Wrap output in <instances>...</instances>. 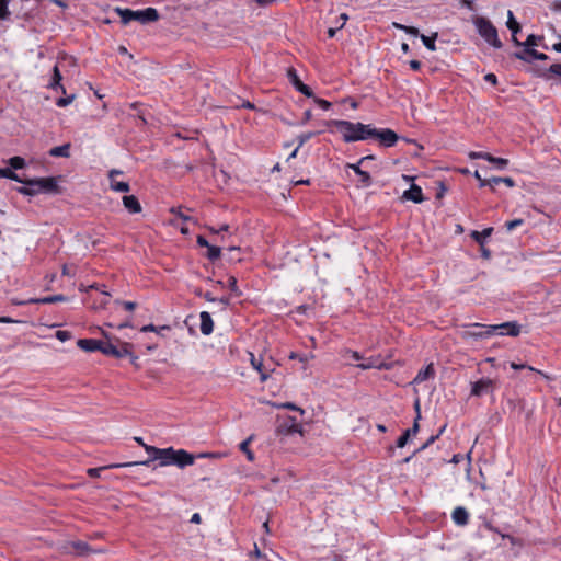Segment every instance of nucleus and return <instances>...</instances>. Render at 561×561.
<instances>
[{"label": "nucleus", "mask_w": 561, "mask_h": 561, "mask_svg": "<svg viewBox=\"0 0 561 561\" xmlns=\"http://www.w3.org/2000/svg\"><path fill=\"white\" fill-rule=\"evenodd\" d=\"M324 125L327 127H336L342 133L345 142H355L373 138L374 127L370 124L366 125L359 122L353 123L344 119H331L325 121Z\"/></svg>", "instance_id": "1"}, {"label": "nucleus", "mask_w": 561, "mask_h": 561, "mask_svg": "<svg viewBox=\"0 0 561 561\" xmlns=\"http://www.w3.org/2000/svg\"><path fill=\"white\" fill-rule=\"evenodd\" d=\"M23 186L16 187V192L24 196H34L37 194H57L59 193V185L57 179L54 176L23 179L21 182Z\"/></svg>", "instance_id": "2"}, {"label": "nucleus", "mask_w": 561, "mask_h": 561, "mask_svg": "<svg viewBox=\"0 0 561 561\" xmlns=\"http://www.w3.org/2000/svg\"><path fill=\"white\" fill-rule=\"evenodd\" d=\"M116 12L118 13L122 22L124 24H127L131 21H138L142 24H146V23H150V22H156L159 20V12L157 9L154 8H146L144 10H137V11H134L131 9H121V8H116Z\"/></svg>", "instance_id": "3"}, {"label": "nucleus", "mask_w": 561, "mask_h": 561, "mask_svg": "<svg viewBox=\"0 0 561 561\" xmlns=\"http://www.w3.org/2000/svg\"><path fill=\"white\" fill-rule=\"evenodd\" d=\"M479 35L492 47L501 48L503 46L499 38L497 30L490 20L483 16H477L473 21Z\"/></svg>", "instance_id": "4"}, {"label": "nucleus", "mask_w": 561, "mask_h": 561, "mask_svg": "<svg viewBox=\"0 0 561 561\" xmlns=\"http://www.w3.org/2000/svg\"><path fill=\"white\" fill-rule=\"evenodd\" d=\"M497 387L499 382L496 379L483 377L474 382H471L470 396L481 398L484 394H493Z\"/></svg>", "instance_id": "5"}, {"label": "nucleus", "mask_w": 561, "mask_h": 561, "mask_svg": "<svg viewBox=\"0 0 561 561\" xmlns=\"http://www.w3.org/2000/svg\"><path fill=\"white\" fill-rule=\"evenodd\" d=\"M468 330L463 331L461 336L463 340H484L493 335L491 331V325L482 324V323H470L466 325Z\"/></svg>", "instance_id": "6"}, {"label": "nucleus", "mask_w": 561, "mask_h": 561, "mask_svg": "<svg viewBox=\"0 0 561 561\" xmlns=\"http://www.w3.org/2000/svg\"><path fill=\"white\" fill-rule=\"evenodd\" d=\"M373 138H377L381 146L386 148L393 147L399 140L398 134L390 128H373Z\"/></svg>", "instance_id": "7"}, {"label": "nucleus", "mask_w": 561, "mask_h": 561, "mask_svg": "<svg viewBox=\"0 0 561 561\" xmlns=\"http://www.w3.org/2000/svg\"><path fill=\"white\" fill-rule=\"evenodd\" d=\"M520 324L517 321H508L500 324H492L491 331L497 335L518 336L520 334Z\"/></svg>", "instance_id": "8"}, {"label": "nucleus", "mask_w": 561, "mask_h": 561, "mask_svg": "<svg viewBox=\"0 0 561 561\" xmlns=\"http://www.w3.org/2000/svg\"><path fill=\"white\" fill-rule=\"evenodd\" d=\"M392 363H388L386 360L382 359L381 355H376V356H370L368 358H364L363 362L358 363L356 365L357 368L362 369V370H367V369H371V368H376V369H379V370H389L392 368Z\"/></svg>", "instance_id": "9"}, {"label": "nucleus", "mask_w": 561, "mask_h": 561, "mask_svg": "<svg viewBox=\"0 0 561 561\" xmlns=\"http://www.w3.org/2000/svg\"><path fill=\"white\" fill-rule=\"evenodd\" d=\"M287 77H288V79H289L290 83L294 85V88H295L297 91H299L301 94H304V95H305V96H307V98H311V96H313V91H312V89H311L309 85L305 84V83L300 80V78H299V76H298V73H297L296 69H294V68H289V69L287 70Z\"/></svg>", "instance_id": "10"}, {"label": "nucleus", "mask_w": 561, "mask_h": 561, "mask_svg": "<svg viewBox=\"0 0 561 561\" xmlns=\"http://www.w3.org/2000/svg\"><path fill=\"white\" fill-rule=\"evenodd\" d=\"M145 450L149 454V458L144 461H134V462H126V463H115L111 465L110 468H124V467H131V466H149L152 461H156L158 454L156 451L161 450V448L145 445Z\"/></svg>", "instance_id": "11"}, {"label": "nucleus", "mask_w": 561, "mask_h": 561, "mask_svg": "<svg viewBox=\"0 0 561 561\" xmlns=\"http://www.w3.org/2000/svg\"><path fill=\"white\" fill-rule=\"evenodd\" d=\"M173 465L183 469L194 465L195 456L185 449H174Z\"/></svg>", "instance_id": "12"}, {"label": "nucleus", "mask_w": 561, "mask_h": 561, "mask_svg": "<svg viewBox=\"0 0 561 561\" xmlns=\"http://www.w3.org/2000/svg\"><path fill=\"white\" fill-rule=\"evenodd\" d=\"M123 172L121 170L112 169L108 172V179H110V187L111 190L115 192H122L127 193L130 191L129 183L127 182H119L114 179L115 175L122 174Z\"/></svg>", "instance_id": "13"}, {"label": "nucleus", "mask_w": 561, "mask_h": 561, "mask_svg": "<svg viewBox=\"0 0 561 561\" xmlns=\"http://www.w3.org/2000/svg\"><path fill=\"white\" fill-rule=\"evenodd\" d=\"M362 164L347 163L346 168L352 169L359 176L358 187H368L371 185V176L367 171L360 169Z\"/></svg>", "instance_id": "14"}, {"label": "nucleus", "mask_w": 561, "mask_h": 561, "mask_svg": "<svg viewBox=\"0 0 561 561\" xmlns=\"http://www.w3.org/2000/svg\"><path fill=\"white\" fill-rule=\"evenodd\" d=\"M402 198L411 201L415 204H420L425 199L422 188L416 184H412L409 190L404 191Z\"/></svg>", "instance_id": "15"}, {"label": "nucleus", "mask_w": 561, "mask_h": 561, "mask_svg": "<svg viewBox=\"0 0 561 561\" xmlns=\"http://www.w3.org/2000/svg\"><path fill=\"white\" fill-rule=\"evenodd\" d=\"M102 340L96 339H79L77 346L85 352H101Z\"/></svg>", "instance_id": "16"}, {"label": "nucleus", "mask_w": 561, "mask_h": 561, "mask_svg": "<svg viewBox=\"0 0 561 561\" xmlns=\"http://www.w3.org/2000/svg\"><path fill=\"white\" fill-rule=\"evenodd\" d=\"M158 456L157 460H159L160 467L171 466L173 465V457H174V448L168 447V448H161V450L156 451Z\"/></svg>", "instance_id": "17"}, {"label": "nucleus", "mask_w": 561, "mask_h": 561, "mask_svg": "<svg viewBox=\"0 0 561 561\" xmlns=\"http://www.w3.org/2000/svg\"><path fill=\"white\" fill-rule=\"evenodd\" d=\"M69 298L62 294L46 296L42 298H32L26 304H42V305H49V304H56V302H66Z\"/></svg>", "instance_id": "18"}, {"label": "nucleus", "mask_w": 561, "mask_h": 561, "mask_svg": "<svg viewBox=\"0 0 561 561\" xmlns=\"http://www.w3.org/2000/svg\"><path fill=\"white\" fill-rule=\"evenodd\" d=\"M123 205L130 214H139L142 210L140 202L135 195L123 196Z\"/></svg>", "instance_id": "19"}, {"label": "nucleus", "mask_w": 561, "mask_h": 561, "mask_svg": "<svg viewBox=\"0 0 561 561\" xmlns=\"http://www.w3.org/2000/svg\"><path fill=\"white\" fill-rule=\"evenodd\" d=\"M454 523L458 526H466L469 523V513L462 506H457L451 514Z\"/></svg>", "instance_id": "20"}, {"label": "nucleus", "mask_w": 561, "mask_h": 561, "mask_svg": "<svg viewBox=\"0 0 561 561\" xmlns=\"http://www.w3.org/2000/svg\"><path fill=\"white\" fill-rule=\"evenodd\" d=\"M201 318V332L204 335H209L214 331V321L210 314L207 311H202L199 314Z\"/></svg>", "instance_id": "21"}, {"label": "nucleus", "mask_w": 561, "mask_h": 561, "mask_svg": "<svg viewBox=\"0 0 561 561\" xmlns=\"http://www.w3.org/2000/svg\"><path fill=\"white\" fill-rule=\"evenodd\" d=\"M61 80H62V77H61V73H60V70L58 68L57 65L54 66L53 68V76H51V80L50 82L48 83V88L49 89H53L55 91H61L62 93L66 92L65 90V87L61 84Z\"/></svg>", "instance_id": "22"}, {"label": "nucleus", "mask_w": 561, "mask_h": 561, "mask_svg": "<svg viewBox=\"0 0 561 561\" xmlns=\"http://www.w3.org/2000/svg\"><path fill=\"white\" fill-rule=\"evenodd\" d=\"M435 377V368L434 364L430 363L425 368L419 370L416 376L413 379V383H421L425 380H428L431 378Z\"/></svg>", "instance_id": "23"}, {"label": "nucleus", "mask_w": 561, "mask_h": 561, "mask_svg": "<svg viewBox=\"0 0 561 561\" xmlns=\"http://www.w3.org/2000/svg\"><path fill=\"white\" fill-rule=\"evenodd\" d=\"M493 232L492 227L484 228L482 231L472 230L470 233V237L480 245V248H483V245L486 242V238H489Z\"/></svg>", "instance_id": "24"}, {"label": "nucleus", "mask_w": 561, "mask_h": 561, "mask_svg": "<svg viewBox=\"0 0 561 561\" xmlns=\"http://www.w3.org/2000/svg\"><path fill=\"white\" fill-rule=\"evenodd\" d=\"M535 51H536V49H534V48L525 47L524 50L515 51V53H513L512 56L516 59H519V60L530 64L535 60V58H534Z\"/></svg>", "instance_id": "25"}, {"label": "nucleus", "mask_w": 561, "mask_h": 561, "mask_svg": "<svg viewBox=\"0 0 561 561\" xmlns=\"http://www.w3.org/2000/svg\"><path fill=\"white\" fill-rule=\"evenodd\" d=\"M283 426L285 427L286 432L287 433H301L302 432V426L300 423H298V421L296 420V417H293V416H288Z\"/></svg>", "instance_id": "26"}, {"label": "nucleus", "mask_w": 561, "mask_h": 561, "mask_svg": "<svg viewBox=\"0 0 561 561\" xmlns=\"http://www.w3.org/2000/svg\"><path fill=\"white\" fill-rule=\"evenodd\" d=\"M251 364L253 368L260 373L261 381H265L270 377V373L268 370L264 369L262 360L255 358L253 354H251Z\"/></svg>", "instance_id": "27"}, {"label": "nucleus", "mask_w": 561, "mask_h": 561, "mask_svg": "<svg viewBox=\"0 0 561 561\" xmlns=\"http://www.w3.org/2000/svg\"><path fill=\"white\" fill-rule=\"evenodd\" d=\"M49 156L68 158L70 156V144H65V145L51 148L49 150Z\"/></svg>", "instance_id": "28"}, {"label": "nucleus", "mask_w": 561, "mask_h": 561, "mask_svg": "<svg viewBox=\"0 0 561 561\" xmlns=\"http://www.w3.org/2000/svg\"><path fill=\"white\" fill-rule=\"evenodd\" d=\"M101 353L115 358L118 354V346L114 345L110 341H102Z\"/></svg>", "instance_id": "29"}, {"label": "nucleus", "mask_w": 561, "mask_h": 561, "mask_svg": "<svg viewBox=\"0 0 561 561\" xmlns=\"http://www.w3.org/2000/svg\"><path fill=\"white\" fill-rule=\"evenodd\" d=\"M205 256L210 261V262H215L217 261L218 259H220L221 256V247H218L216 244H209L207 247V252L205 254Z\"/></svg>", "instance_id": "30"}, {"label": "nucleus", "mask_w": 561, "mask_h": 561, "mask_svg": "<svg viewBox=\"0 0 561 561\" xmlns=\"http://www.w3.org/2000/svg\"><path fill=\"white\" fill-rule=\"evenodd\" d=\"M437 36H438V34L435 32L431 36H426L424 34H421L420 38H421L422 43L424 44V46L428 50L435 51L436 50L435 42H436Z\"/></svg>", "instance_id": "31"}, {"label": "nucleus", "mask_w": 561, "mask_h": 561, "mask_svg": "<svg viewBox=\"0 0 561 561\" xmlns=\"http://www.w3.org/2000/svg\"><path fill=\"white\" fill-rule=\"evenodd\" d=\"M71 546L76 550L78 556H87L91 551V547L85 541H73Z\"/></svg>", "instance_id": "32"}, {"label": "nucleus", "mask_w": 561, "mask_h": 561, "mask_svg": "<svg viewBox=\"0 0 561 561\" xmlns=\"http://www.w3.org/2000/svg\"><path fill=\"white\" fill-rule=\"evenodd\" d=\"M506 26L512 34H517L522 30L520 24L515 20L512 11L507 13Z\"/></svg>", "instance_id": "33"}, {"label": "nucleus", "mask_w": 561, "mask_h": 561, "mask_svg": "<svg viewBox=\"0 0 561 561\" xmlns=\"http://www.w3.org/2000/svg\"><path fill=\"white\" fill-rule=\"evenodd\" d=\"M9 169L15 171L25 168V159L20 156H14L8 160Z\"/></svg>", "instance_id": "34"}, {"label": "nucleus", "mask_w": 561, "mask_h": 561, "mask_svg": "<svg viewBox=\"0 0 561 561\" xmlns=\"http://www.w3.org/2000/svg\"><path fill=\"white\" fill-rule=\"evenodd\" d=\"M552 76L561 78V62L552 64L545 73H542V78L546 80L551 79Z\"/></svg>", "instance_id": "35"}, {"label": "nucleus", "mask_w": 561, "mask_h": 561, "mask_svg": "<svg viewBox=\"0 0 561 561\" xmlns=\"http://www.w3.org/2000/svg\"><path fill=\"white\" fill-rule=\"evenodd\" d=\"M170 330H171L170 325L156 327L152 323L146 324V325L141 327V329H140L141 332H156L159 335H162L163 331H170Z\"/></svg>", "instance_id": "36"}, {"label": "nucleus", "mask_w": 561, "mask_h": 561, "mask_svg": "<svg viewBox=\"0 0 561 561\" xmlns=\"http://www.w3.org/2000/svg\"><path fill=\"white\" fill-rule=\"evenodd\" d=\"M446 428V425H444L436 435H432L420 448H417L416 450H414L413 455H416L421 451H423L424 449H426L427 447H430L442 434L443 432L445 431Z\"/></svg>", "instance_id": "37"}, {"label": "nucleus", "mask_w": 561, "mask_h": 561, "mask_svg": "<svg viewBox=\"0 0 561 561\" xmlns=\"http://www.w3.org/2000/svg\"><path fill=\"white\" fill-rule=\"evenodd\" d=\"M253 436H250L248 437L245 440H243L241 444H240V450L243 451L247 456V459L249 461H253L254 460V454L253 451L249 448V444L250 442L252 440Z\"/></svg>", "instance_id": "38"}, {"label": "nucleus", "mask_w": 561, "mask_h": 561, "mask_svg": "<svg viewBox=\"0 0 561 561\" xmlns=\"http://www.w3.org/2000/svg\"><path fill=\"white\" fill-rule=\"evenodd\" d=\"M321 131H307V133H302V134L298 135L297 136L298 148H301L307 141H309L311 138L319 135Z\"/></svg>", "instance_id": "39"}, {"label": "nucleus", "mask_w": 561, "mask_h": 561, "mask_svg": "<svg viewBox=\"0 0 561 561\" xmlns=\"http://www.w3.org/2000/svg\"><path fill=\"white\" fill-rule=\"evenodd\" d=\"M0 178L9 179L15 182H21V176L9 168L0 169Z\"/></svg>", "instance_id": "40"}, {"label": "nucleus", "mask_w": 561, "mask_h": 561, "mask_svg": "<svg viewBox=\"0 0 561 561\" xmlns=\"http://www.w3.org/2000/svg\"><path fill=\"white\" fill-rule=\"evenodd\" d=\"M342 357H344V358L350 357L351 359L356 360V362H363V359H364L363 355L359 352L351 350V348L343 350Z\"/></svg>", "instance_id": "41"}, {"label": "nucleus", "mask_w": 561, "mask_h": 561, "mask_svg": "<svg viewBox=\"0 0 561 561\" xmlns=\"http://www.w3.org/2000/svg\"><path fill=\"white\" fill-rule=\"evenodd\" d=\"M133 345L130 343L124 342L121 347H118V354L115 358H123L126 356H133L131 352Z\"/></svg>", "instance_id": "42"}, {"label": "nucleus", "mask_w": 561, "mask_h": 561, "mask_svg": "<svg viewBox=\"0 0 561 561\" xmlns=\"http://www.w3.org/2000/svg\"><path fill=\"white\" fill-rule=\"evenodd\" d=\"M9 3L10 0H0V20L2 21L10 19Z\"/></svg>", "instance_id": "43"}, {"label": "nucleus", "mask_w": 561, "mask_h": 561, "mask_svg": "<svg viewBox=\"0 0 561 561\" xmlns=\"http://www.w3.org/2000/svg\"><path fill=\"white\" fill-rule=\"evenodd\" d=\"M488 162L494 163L500 170H503L507 167L508 160L505 158H497L493 157L491 153H489Z\"/></svg>", "instance_id": "44"}, {"label": "nucleus", "mask_w": 561, "mask_h": 561, "mask_svg": "<svg viewBox=\"0 0 561 561\" xmlns=\"http://www.w3.org/2000/svg\"><path fill=\"white\" fill-rule=\"evenodd\" d=\"M542 39V36L529 34L525 42H523L524 47H530L534 48L538 45V42Z\"/></svg>", "instance_id": "45"}, {"label": "nucleus", "mask_w": 561, "mask_h": 561, "mask_svg": "<svg viewBox=\"0 0 561 561\" xmlns=\"http://www.w3.org/2000/svg\"><path fill=\"white\" fill-rule=\"evenodd\" d=\"M502 183V176H493L489 180H481L480 187L490 186L494 191V186Z\"/></svg>", "instance_id": "46"}, {"label": "nucleus", "mask_w": 561, "mask_h": 561, "mask_svg": "<svg viewBox=\"0 0 561 561\" xmlns=\"http://www.w3.org/2000/svg\"><path fill=\"white\" fill-rule=\"evenodd\" d=\"M228 288L236 295V296H241L242 293L240 291L239 287H238V280L234 276H229L228 277Z\"/></svg>", "instance_id": "47"}, {"label": "nucleus", "mask_w": 561, "mask_h": 561, "mask_svg": "<svg viewBox=\"0 0 561 561\" xmlns=\"http://www.w3.org/2000/svg\"><path fill=\"white\" fill-rule=\"evenodd\" d=\"M73 100H75V94L68 95L66 98H59V99L56 100V105L58 107H66L70 103H72Z\"/></svg>", "instance_id": "48"}, {"label": "nucleus", "mask_w": 561, "mask_h": 561, "mask_svg": "<svg viewBox=\"0 0 561 561\" xmlns=\"http://www.w3.org/2000/svg\"><path fill=\"white\" fill-rule=\"evenodd\" d=\"M312 98H313L314 103H316L319 107H321L322 110L328 111V110H330V108H331V106H332V103H331V102H329V101H327V100H324V99L317 98V96H314V95H313Z\"/></svg>", "instance_id": "49"}, {"label": "nucleus", "mask_w": 561, "mask_h": 561, "mask_svg": "<svg viewBox=\"0 0 561 561\" xmlns=\"http://www.w3.org/2000/svg\"><path fill=\"white\" fill-rule=\"evenodd\" d=\"M409 439H410V433L403 432L402 435L397 439L396 446L398 448H403L408 444Z\"/></svg>", "instance_id": "50"}, {"label": "nucleus", "mask_w": 561, "mask_h": 561, "mask_svg": "<svg viewBox=\"0 0 561 561\" xmlns=\"http://www.w3.org/2000/svg\"><path fill=\"white\" fill-rule=\"evenodd\" d=\"M420 420H421V414L419 413V415H416L415 419H414L412 427L404 431V432H409L410 433V437L411 436H415L417 434V432L420 430V425H419V421Z\"/></svg>", "instance_id": "51"}, {"label": "nucleus", "mask_w": 561, "mask_h": 561, "mask_svg": "<svg viewBox=\"0 0 561 561\" xmlns=\"http://www.w3.org/2000/svg\"><path fill=\"white\" fill-rule=\"evenodd\" d=\"M523 224H524V219L518 218V219L506 221L505 222V227H506L507 231H512L513 229H515L516 227L522 226Z\"/></svg>", "instance_id": "52"}, {"label": "nucleus", "mask_w": 561, "mask_h": 561, "mask_svg": "<svg viewBox=\"0 0 561 561\" xmlns=\"http://www.w3.org/2000/svg\"><path fill=\"white\" fill-rule=\"evenodd\" d=\"M468 156L472 160L482 159V160L488 161V159H489V152H483V151H471V152H469Z\"/></svg>", "instance_id": "53"}, {"label": "nucleus", "mask_w": 561, "mask_h": 561, "mask_svg": "<svg viewBox=\"0 0 561 561\" xmlns=\"http://www.w3.org/2000/svg\"><path fill=\"white\" fill-rule=\"evenodd\" d=\"M104 288H105L104 284L94 283V284H92V285H90L88 287H84L83 285H81L79 287V290L80 291H88L89 289H95V290H99V291L102 293V291H105Z\"/></svg>", "instance_id": "54"}, {"label": "nucleus", "mask_w": 561, "mask_h": 561, "mask_svg": "<svg viewBox=\"0 0 561 561\" xmlns=\"http://www.w3.org/2000/svg\"><path fill=\"white\" fill-rule=\"evenodd\" d=\"M71 336H72L71 332L66 331V330H59L56 332V337L61 342H66V341L70 340Z\"/></svg>", "instance_id": "55"}, {"label": "nucleus", "mask_w": 561, "mask_h": 561, "mask_svg": "<svg viewBox=\"0 0 561 561\" xmlns=\"http://www.w3.org/2000/svg\"><path fill=\"white\" fill-rule=\"evenodd\" d=\"M115 302L122 305L127 311H133L137 307V304L134 301L115 300Z\"/></svg>", "instance_id": "56"}, {"label": "nucleus", "mask_w": 561, "mask_h": 561, "mask_svg": "<svg viewBox=\"0 0 561 561\" xmlns=\"http://www.w3.org/2000/svg\"><path fill=\"white\" fill-rule=\"evenodd\" d=\"M511 368L514 369V370H519V369H528L530 371H535L536 368L529 366V365H526V364H516L515 362H512L511 363Z\"/></svg>", "instance_id": "57"}, {"label": "nucleus", "mask_w": 561, "mask_h": 561, "mask_svg": "<svg viewBox=\"0 0 561 561\" xmlns=\"http://www.w3.org/2000/svg\"><path fill=\"white\" fill-rule=\"evenodd\" d=\"M196 243L202 248H207L210 244V242L202 234L197 236Z\"/></svg>", "instance_id": "58"}, {"label": "nucleus", "mask_w": 561, "mask_h": 561, "mask_svg": "<svg viewBox=\"0 0 561 561\" xmlns=\"http://www.w3.org/2000/svg\"><path fill=\"white\" fill-rule=\"evenodd\" d=\"M484 80H485L486 82L491 83L492 85H496V84H497V82H499V81H497V77H496L494 73H492V72L486 73V75L484 76Z\"/></svg>", "instance_id": "59"}, {"label": "nucleus", "mask_w": 561, "mask_h": 561, "mask_svg": "<svg viewBox=\"0 0 561 561\" xmlns=\"http://www.w3.org/2000/svg\"><path fill=\"white\" fill-rule=\"evenodd\" d=\"M103 298L100 301V308H105L110 302L111 294L107 291H102Z\"/></svg>", "instance_id": "60"}, {"label": "nucleus", "mask_w": 561, "mask_h": 561, "mask_svg": "<svg viewBox=\"0 0 561 561\" xmlns=\"http://www.w3.org/2000/svg\"><path fill=\"white\" fill-rule=\"evenodd\" d=\"M409 66L412 70L419 71L422 67V64L419 60L412 59L409 61Z\"/></svg>", "instance_id": "61"}, {"label": "nucleus", "mask_w": 561, "mask_h": 561, "mask_svg": "<svg viewBox=\"0 0 561 561\" xmlns=\"http://www.w3.org/2000/svg\"><path fill=\"white\" fill-rule=\"evenodd\" d=\"M404 33H407L409 35H412V36H420L421 35L419 30L416 27H414V26H407V30H405Z\"/></svg>", "instance_id": "62"}, {"label": "nucleus", "mask_w": 561, "mask_h": 561, "mask_svg": "<svg viewBox=\"0 0 561 561\" xmlns=\"http://www.w3.org/2000/svg\"><path fill=\"white\" fill-rule=\"evenodd\" d=\"M219 304H221L225 308L228 307L230 305V297L228 296H222L220 298H217V300Z\"/></svg>", "instance_id": "63"}, {"label": "nucleus", "mask_w": 561, "mask_h": 561, "mask_svg": "<svg viewBox=\"0 0 561 561\" xmlns=\"http://www.w3.org/2000/svg\"><path fill=\"white\" fill-rule=\"evenodd\" d=\"M502 183H504L508 187H514L515 186V181L512 178H510V176L502 178Z\"/></svg>", "instance_id": "64"}]
</instances>
